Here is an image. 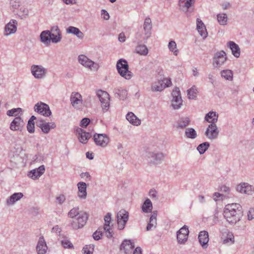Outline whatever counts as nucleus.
<instances>
[{
	"instance_id": "28",
	"label": "nucleus",
	"mask_w": 254,
	"mask_h": 254,
	"mask_svg": "<svg viewBox=\"0 0 254 254\" xmlns=\"http://www.w3.org/2000/svg\"><path fill=\"white\" fill-rule=\"evenodd\" d=\"M193 3L191 0H179V6L180 9L186 12Z\"/></svg>"
},
{
	"instance_id": "20",
	"label": "nucleus",
	"mask_w": 254,
	"mask_h": 254,
	"mask_svg": "<svg viewBox=\"0 0 254 254\" xmlns=\"http://www.w3.org/2000/svg\"><path fill=\"white\" fill-rule=\"evenodd\" d=\"M48 249L47 243L43 236L40 237L36 246L37 254H46Z\"/></svg>"
},
{
	"instance_id": "1",
	"label": "nucleus",
	"mask_w": 254,
	"mask_h": 254,
	"mask_svg": "<svg viewBox=\"0 0 254 254\" xmlns=\"http://www.w3.org/2000/svg\"><path fill=\"white\" fill-rule=\"evenodd\" d=\"M242 206L239 203H231L226 205L224 209L223 215L227 221L231 224L239 221L243 215Z\"/></svg>"
},
{
	"instance_id": "64",
	"label": "nucleus",
	"mask_w": 254,
	"mask_h": 254,
	"mask_svg": "<svg viewBox=\"0 0 254 254\" xmlns=\"http://www.w3.org/2000/svg\"><path fill=\"white\" fill-rule=\"evenodd\" d=\"M149 196L152 198H156L157 197V192L154 190H151L149 191Z\"/></svg>"
},
{
	"instance_id": "10",
	"label": "nucleus",
	"mask_w": 254,
	"mask_h": 254,
	"mask_svg": "<svg viewBox=\"0 0 254 254\" xmlns=\"http://www.w3.org/2000/svg\"><path fill=\"white\" fill-rule=\"evenodd\" d=\"M70 101L72 106L76 110L81 109L82 105V97L81 95L77 92L71 93L70 97Z\"/></svg>"
},
{
	"instance_id": "52",
	"label": "nucleus",
	"mask_w": 254,
	"mask_h": 254,
	"mask_svg": "<svg viewBox=\"0 0 254 254\" xmlns=\"http://www.w3.org/2000/svg\"><path fill=\"white\" fill-rule=\"evenodd\" d=\"M22 109L21 108L12 109L10 110H8L7 112V115L9 116H14L17 115L18 112H21Z\"/></svg>"
},
{
	"instance_id": "6",
	"label": "nucleus",
	"mask_w": 254,
	"mask_h": 254,
	"mask_svg": "<svg viewBox=\"0 0 254 254\" xmlns=\"http://www.w3.org/2000/svg\"><path fill=\"white\" fill-rule=\"evenodd\" d=\"M172 95L173 97L172 106L174 109H179L183 103L180 89L178 87H175L172 92Z\"/></svg>"
},
{
	"instance_id": "61",
	"label": "nucleus",
	"mask_w": 254,
	"mask_h": 254,
	"mask_svg": "<svg viewBox=\"0 0 254 254\" xmlns=\"http://www.w3.org/2000/svg\"><path fill=\"white\" fill-rule=\"evenodd\" d=\"M57 200L59 204H62L65 200V197L64 195L61 194L60 196L57 197Z\"/></svg>"
},
{
	"instance_id": "48",
	"label": "nucleus",
	"mask_w": 254,
	"mask_h": 254,
	"mask_svg": "<svg viewBox=\"0 0 254 254\" xmlns=\"http://www.w3.org/2000/svg\"><path fill=\"white\" fill-rule=\"evenodd\" d=\"M41 41L46 44H48V30H45L40 34V36Z\"/></svg>"
},
{
	"instance_id": "4",
	"label": "nucleus",
	"mask_w": 254,
	"mask_h": 254,
	"mask_svg": "<svg viewBox=\"0 0 254 254\" xmlns=\"http://www.w3.org/2000/svg\"><path fill=\"white\" fill-rule=\"evenodd\" d=\"M96 95L101 102L103 110L104 112L108 111L110 106L109 94L106 91L99 90L97 91Z\"/></svg>"
},
{
	"instance_id": "30",
	"label": "nucleus",
	"mask_w": 254,
	"mask_h": 254,
	"mask_svg": "<svg viewBox=\"0 0 254 254\" xmlns=\"http://www.w3.org/2000/svg\"><path fill=\"white\" fill-rule=\"evenodd\" d=\"M114 93L115 97L124 100L127 96V91L123 87L117 88L114 90Z\"/></svg>"
},
{
	"instance_id": "12",
	"label": "nucleus",
	"mask_w": 254,
	"mask_h": 254,
	"mask_svg": "<svg viewBox=\"0 0 254 254\" xmlns=\"http://www.w3.org/2000/svg\"><path fill=\"white\" fill-rule=\"evenodd\" d=\"M189 231L188 227L184 225L177 233L178 242L180 244H184L188 240Z\"/></svg>"
},
{
	"instance_id": "27",
	"label": "nucleus",
	"mask_w": 254,
	"mask_h": 254,
	"mask_svg": "<svg viewBox=\"0 0 254 254\" xmlns=\"http://www.w3.org/2000/svg\"><path fill=\"white\" fill-rule=\"evenodd\" d=\"M199 242L203 248L207 247L209 241L208 233L207 231H201L198 235Z\"/></svg>"
},
{
	"instance_id": "23",
	"label": "nucleus",
	"mask_w": 254,
	"mask_h": 254,
	"mask_svg": "<svg viewBox=\"0 0 254 254\" xmlns=\"http://www.w3.org/2000/svg\"><path fill=\"white\" fill-rule=\"evenodd\" d=\"M48 105L43 103L42 102H40L37 103L34 106V110L35 112L38 113L39 114L47 116L48 113Z\"/></svg>"
},
{
	"instance_id": "63",
	"label": "nucleus",
	"mask_w": 254,
	"mask_h": 254,
	"mask_svg": "<svg viewBox=\"0 0 254 254\" xmlns=\"http://www.w3.org/2000/svg\"><path fill=\"white\" fill-rule=\"evenodd\" d=\"M61 232V229L58 225L54 227L52 230V233H55L57 234H60Z\"/></svg>"
},
{
	"instance_id": "16",
	"label": "nucleus",
	"mask_w": 254,
	"mask_h": 254,
	"mask_svg": "<svg viewBox=\"0 0 254 254\" xmlns=\"http://www.w3.org/2000/svg\"><path fill=\"white\" fill-rule=\"evenodd\" d=\"M147 157L150 163L158 164L163 158L164 155L159 152H149L147 153Z\"/></svg>"
},
{
	"instance_id": "2",
	"label": "nucleus",
	"mask_w": 254,
	"mask_h": 254,
	"mask_svg": "<svg viewBox=\"0 0 254 254\" xmlns=\"http://www.w3.org/2000/svg\"><path fill=\"white\" fill-rule=\"evenodd\" d=\"M68 216L71 218H74L71 223V227L75 230L82 228L86 223L88 218V215L86 212L79 211V208L74 207L72 208L67 214Z\"/></svg>"
},
{
	"instance_id": "15",
	"label": "nucleus",
	"mask_w": 254,
	"mask_h": 254,
	"mask_svg": "<svg viewBox=\"0 0 254 254\" xmlns=\"http://www.w3.org/2000/svg\"><path fill=\"white\" fill-rule=\"evenodd\" d=\"M152 27V21L149 17L145 19L143 23L144 35L142 39L147 40L151 35V29Z\"/></svg>"
},
{
	"instance_id": "35",
	"label": "nucleus",
	"mask_w": 254,
	"mask_h": 254,
	"mask_svg": "<svg viewBox=\"0 0 254 254\" xmlns=\"http://www.w3.org/2000/svg\"><path fill=\"white\" fill-rule=\"evenodd\" d=\"M190 120L188 117H182L180 118L177 122V128H184L190 123Z\"/></svg>"
},
{
	"instance_id": "29",
	"label": "nucleus",
	"mask_w": 254,
	"mask_h": 254,
	"mask_svg": "<svg viewBox=\"0 0 254 254\" xmlns=\"http://www.w3.org/2000/svg\"><path fill=\"white\" fill-rule=\"evenodd\" d=\"M126 119L133 126H138L141 124L140 120L132 112L128 113L126 115Z\"/></svg>"
},
{
	"instance_id": "55",
	"label": "nucleus",
	"mask_w": 254,
	"mask_h": 254,
	"mask_svg": "<svg viewBox=\"0 0 254 254\" xmlns=\"http://www.w3.org/2000/svg\"><path fill=\"white\" fill-rule=\"evenodd\" d=\"M245 186H246V183H245L239 184L237 187V190L242 193H244V191L246 190Z\"/></svg>"
},
{
	"instance_id": "17",
	"label": "nucleus",
	"mask_w": 254,
	"mask_h": 254,
	"mask_svg": "<svg viewBox=\"0 0 254 254\" xmlns=\"http://www.w3.org/2000/svg\"><path fill=\"white\" fill-rule=\"evenodd\" d=\"M75 132L78 136L79 142L83 144L86 143L88 139L91 137V135L89 132H86L83 129L79 127H77L76 129Z\"/></svg>"
},
{
	"instance_id": "62",
	"label": "nucleus",
	"mask_w": 254,
	"mask_h": 254,
	"mask_svg": "<svg viewBox=\"0 0 254 254\" xmlns=\"http://www.w3.org/2000/svg\"><path fill=\"white\" fill-rule=\"evenodd\" d=\"M220 190L222 192H226L227 194H229L230 191V189L229 188V187L225 185H223L220 188Z\"/></svg>"
},
{
	"instance_id": "49",
	"label": "nucleus",
	"mask_w": 254,
	"mask_h": 254,
	"mask_svg": "<svg viewBox=\"0 0 254 254\" xmlns=\"http://www.w3.org/2000/svg\"><path fill=\"white\" fill-rule=\"evenodd\" d=\"M246 190L244 191L245 194H252L254 191V187L246 183V186L244 187Z\"/></svg>"
},
{
	"instance_id": "19",
	"label": "nucleus",
	"mask_w": 254,
	"mask_h": 254,
	"mask_svg": "<svg viewBox=\"0 0 254 254\" xmlns=\"http://www.w3.org/2000/svg\"><path fill=\"white\" fill-rule=\"evenodd\" d=\"M221 239L224 244L231 245L235 242L233 234L228 230L222 232Z\"/></svg>"
},
{
	"instance_id": "57",
	"label": "nucleus",
	"mask_w": 254,
	"mask_h": 254,
	"mask_svg": "<svg viewBox=\"0 0 254 254\" xmlns=\"http://www.w3.org/2000/svg\"><path fill=\"white\" fill-rule=\"evenodd\" d=\"M164 84V86H165V88L169 87L172 84V82L170 79L165 78L162 80Z\"/></svg>"
},
{
	"instance_id": "21",
	"label": "nucleus",
	"mask_w": 254,
	"mask_h": 254,
	"mask_svg": "<svg viewBox=\"0 0 254 254\" xmlns=\"http://www.w3.org/2000/svg\"><path fill=\"white\" fill-rule=\"evenodd\" d=\"M24 126V122L20 117H16L11 123L10 128L12 130H21Z\"/></svg>"
},
{
	"instance_id": "33",
	"label": "nucleus",
	"mask_w": 254,
	"mask_h": 254,
	"mask_svg": "<svg viewBox=\"0 0 254 254\" xmlns=\"http://www.w3.org/2000/svg\"><path fill=\"white\" fill-rule=\"evenodd\" d=\"M205 120L210 124H216L218 120V115L215 112H209L206 114Z\"/></svg>"
},
{
	"instance_id": "32",
	"label": "nucleus",
	"mask_w": 254,
	"mask_h": 254,
	"mask_svg": "<svg viewBox=\"0 0 254 254\" xmlns=\"http://www.w3.org/2000/svg\"><path fill=\"white\" fill-rule=\"evenodd\" d=\"M66 32L76 35L78 38L82 39L84 37L83 33L77 28L69 26L66 29Z\"/></svg>"
},
{
	"instance_id": "3",
	"label": "nucleus",
	"mask_w": 254,
	"mask_h": 254,
	"mask_svg": "<svg viewBox=\"0 0 254 254\" xmlns=\"http://www.w3.org/2000/svg\"><path fill=\"white\" fill-rule=\"evenodd\" d=\"M117 68L120 75L125 79L128 80L132 77V73L128 70V65L126 60H119L117 63Z\"/></svg>"
},
{
	"instance_id": "39",
	"label": "nucleus",
	"mask_w": 254,
	"mask_h": 254,
	"mask_svg": "<svg viewBox=\"0 0 254 254\" xmlns=\"http://www.w3.org/2000/svg\"><path fill=\"white\" fill-rule=\"evenodd\" d=\"M168 47L170 51L172 52L175 56H177L178 55L179 51L177 49V44L175 41L171 40L169 42Z\"/></svg>"
},
{
	"instance_id": "24",
	"label": "nucleus",
	"mask_w": 254,
	"mask_h": 254,
	"mask_svg": "<svg viewBox=\"0 0 254 254\" xmlns=\"http://www.w3.org/2000/svg\"><path fill=\"white\" fill-rule=\"evenodd\" d=\"M78 188V196L81 199H85L87 196V185L85 183L80 182L77 185Z\"/></svg>"
},
{
	"instance_id": "46",
	"label": "nucleus",
	"mask_w": 254,
	"mask_h": 254,
	"mask_svg": "<svg viewBox=\"0 0 254 254\" xmlns=\"http://www.w3.org/2000/svg\"><path fill=\"white\" fill-rule=\"evenodd\" d=\"M103 228H99L96 231H95L93 234V237L95 240H99L101 239V237L103 235Z\"/></svg>"
},
{
	"instance_id": "37",
	"label": "nucleus",
	"mask_w": 254,
	"mask_h": 254,
	"mask_svg": "<svg viewBox=\"0 0 254 254\" xmlns=\"http://www.w3.org/2000/svg\"><path fill=\"white\" fill-rule=\"evenodd\" d=\"M136 53L140 55L146 56L148 53L147 47L144 44H138L135 48Z\"/></svg>"
},
{
	"instance_id": "36",
	"label": "nucleus",
	"mask_w": 254,
	"mask_h": 254,
	"mask_svg": "<svg viewBox=\"0 0 254 254\" xmlns=\"http://www.w3.org/2000/svg\"><path fill=\"white\" fill-rule=\"evenodd\" d=\"M152 208V203L151 200L149 198L146 199L142 205V211L144 213H149L151 212Z\"/></svg>"
},
{
	"instance_id": "40",
	"label": "nucleus",
	"mask_w": 254,
	"mask_h": 254,
	"mask_svg": "<svg viewBox=\"0 0 254 254\" xmlns=\"http://www.w3.org/2000/svg\"><path fill=\"white\" fill-rule=\"evenodd\" d=\"M185 135L187 138L194 139L197 136L196 131L193 128H187L185 130Z\"/></svg>"
},
{
	"instance_id": "9",
	"label": "nucleus",
	"mask_w": 254,
	"mask_h": 254,
	"mask_svg": "<svg viewBox=\"0 0 254 254\" xmlns=\"http://www.w3.org/2000/svg\"><path fill=\"white\" fill-rule=\"evenodd\" d=\"M226 54L223 51L216 53L213 58V65L216 68L220 67L226 61Z\"/></svg>"
},
{
	"instance_id": "38",
	"label": "nucleus",
	"mask_w": 254,
	"mask_h": 254,
	"mask_svg": "<svg viewBox=\"0 0 254 254\" xmlns=\"http://www.w3.org/2000/svg\"><path fill=\"white\" fill-rule=\"evenodd\" d=\"M165 88V86L162 80H158L152 84L151 90L152 91H161Z\"/></svg>"
},
{
	"instance_id": "7",
	"label": "nucleus",
	"mask_w": 254,
	"mask_h": 254,
	"mask_svg": "<svg viewBox=\"0 0 254 254\" xmlns=\"http://www.w3.org/2000/svg\"><path fill=\"white\" fill-rule=\"evenodd\" d=\"M117 217L119 229H124L128 219V212L125 209H121L118 212Z\"/></svg>"
},
{
	"instance_id": "14",
	"label": "nucleus",
	"mask_w": 254,
	"mask_h": 254,
	"mask_svg": "<svg viewBox=\"0 0 254 254\" xmlns=\"http://www.w3.org/2000/svg\"><path fill=\"white\" fill-rule=\"evenodd\" d=\"M94 140L97 145L104 147L109 143L110 139L106 134H95Z\"/></svg>"
},
{
	"instance_id": "50",
	"label": "nucleus",
	"mask_w": 254,
	"mask_h": 254,
	"mask_svg": "<svg viewBox=\"0 0 254 254\" xmlns=\"http://www.w3.org/2000/svg\"><path fill=\"white\" fill-rule=\"evenodd\" d=\"M61 244H62V245L64 248H71L73 247L72 244L66 238H64L63 240H62L61 241Z\"/></svg>"
},
{
	"instance_id": "47",
	"label": "nucleus",
	"mask_w": 254,
	"mask_h": 254,
	"mask_svg": "<svg viewBox=\"0 0 254 254\" xmlns=\"http://www.w3.org/2000/svg\"><path fill=\"white\" fill-rule=\"evenodd\" d=\"M93 251L94 246L91 245H86L83 249L84 254H92Z\"/></svg>"
},
{
	"instance_id": "56",
	"label": "nucleus",
	"mask_w": 254,
	"mask_h": 254,
	"mask_svg": "<svg viewBox=\"0 0 254 254\" xmlns=\"http://www.w3.org/2000/svg\"><path fill=\"white\" fill-rule=\"evenodd\" d=\"M90 121L88 118H83L80 122V126L82 127H86L89 124Z\"/></svg>"
},
{
	"instance_id": "18",
	"label": "nucleus",
	"mask_w": 254,
	"mask_h": 254,
	"mask_svg": "<svg viewBox=\"0 0 254 254\" xmlns=\"http://www.w3.org/2000/svg\"><path fill=\"white\" fill-rule=\"evenodd\" d=\"M17 22L15 20H11L4 27V35L9 36L16 32Z\"/></svg>"
},
{
	"instance_id": "58",
	"label": "nucleus",
	"mask_w": 254,
	"mask_h": 254,
	"mask_svg": "<svg viewBox=\"0 0 254 254\" xmlns=\"http://www.w3.org/2000/svg\"><path fill=\"white\" fill-rule=\"evenodd\" d=\"M248 218L252 220L254 218V208H250L248 213Z\"/></svg>"
},
{
	"instance_id": "11",
	"label": "nucleus",
	"mask_w": 254,
	"mask_h": 254,
	"mask_svg": "<svg viewBox=\"0 0 254 254\" xmlns=\"http://www.w3.org/2000/svg\"><path fill=\"white\" fill-rule=\"evenodd\" d=\"M219 132V131L216 124L213 123L208 125L205 135L209 139L214 140L218 137Z\"/></svg>"
},
{
	"instance_id": "45",
	"label": "nucleus",
	"mask_w": 254,
	"mask_h": 254,
	"mask_svg": "<svg viewBox=\"0 0 254 254\" xmlns=\"http://www.w3.org/2000/svg\"><path fill=\"white\" fill-rule=\"evenodd\" d=\"M111 220V214L108 213L104 217L105 225L103 228L104 230H106L108 229V227H110V223Z\"/></svg>"
},
{
	"instance_id": "8",
	"label": "nucleus",
	"mask_w": 254,
	"mask_h": 254,
	"mask_svg": "<svg viewBox=\"0 0 254 254\" xmlns=\"http://www.w3.org/2000/svg\"><path fill=\"white\" fill-rule=\"evenodd\" d=\"M62 34L58 26H54L51 31L49 30V42H52L53 43H58L61 41Z\"/></svg>"
},
{
	"instance_id": "59",
	"label": "nucleus",
	"mask_w": 254,
	"mask_h": 254,
	"mask_svg": "<svg viewBox=\"0 0 254 254\" xmlns=\"http://www.w3.org/2000/svg\"><path fill=\"white\" fill-rule=\"evenodd\" d=\"M80 176L81 178H86L88 181H90L91 180V177L88 172H83L82 173Z\"/></svg>"
},
{
	"instance_id": "34",
	"label": "nucleus",
	"mask_w": 254,
	"mask_h": 254,
	"mask_svg": "<svg viewBox=\"0 0 254 254\" xmlns=\"http://www.w3.org/2000/svg\"><path fill=\"white\" fill-rule=\"evenodd\" d=\"M228 46L232 51V54L236 58H238L240 55V49L237 44L233 41H230L228 43Z\"/></svg>"
},
{
	"instance_id": "31",
	"label": "nucleus",
	"mask_w": 254,
	"mask_h": 254,
	"mask_svg": "<svg viewBox=\"0 0 254 254\" xmlns=\"http://www.w3.org/2000/svg\"><path fill=\"white\" fill-rule=\"evenodd\" d=\"M23 196V194L21 192L14 193L6 200V204L8 205H12L16 201L20 200Z\"/></svg>"
},
{
	"instance_id": "51",
	"label": "nucleus",
	"mask_w": 254,
	"mask_h": 254,
	"mask_svg": "<svg viewBox=\"0 0 254 254\" xmlns=\"http://www.w3.org/2000/svg\"><path fill=\"white\" fill-rule=\"evenodd\" d=\"M157 211H154L149 219V222L151 223H152L155 225H157Z\"/></svg>"
},
{
	"instance_id": "44",
	"label": "nucleus",
	"mask_w": 254,
	"mask_h": 254,
	"mask_svg": "<svg viewBox=\"0 0 254 254\" xmlns=\"http://www.w3.org/2000/svg\"><path fill=\"white\" fill-rule=\"evenodd\" d=\"M197 90L195 86H193L188 90V96L190 99H194L196 97Z\"/></svg>"
},
{
	"instance_id": "22",
	"label": "nucleus",
	"mask_w": 254,
	"mask_h": 254,
	"mask_svg": "<svg viewBox=\"0 0 254 254\" xmlns=\"http://www.w3.org/2000/svg\"><path fill=\"white\" fill-rule=\"evenodd\" d=\"M134 246L129 240H125L122 243L120 246V250L121 252L124 253L125 254H129L132 253Z\"/></svg>"
},
{
	"instance_id": "42",
	"label": "nucleus",
	"mask_w": 254,
	"mask_h": 254,
	"mask_svg": "<svg viewBox=\"0 0 254 254\" xmlns=\"http://www.w3.org/2000/svg\"><path fill=\"white\" fill-rule=\"evenodd\" d=\"M210 146V143L208 142H204L200 144L197 147V150L198 151L200 154H203L208 149Z\"/></svg>"
},
{
	"instance_id": "60",
	"label": "nucleus",
	"mask_w": 254,
	"mask_h": 254,
	"mask_svg": "<svg viewBox=\"0 0 254 254\" xmlns=\"http://www.w3.org/2000/svg\"><path fill=\"white\" fill-rule=\"evenodd\" d=\"M101 15L103 16V18L105 20H108L110 18L108 12L104 9L101 10Z\"/></svg>"
},
{
	"instance_id": "41",
	"label": "nucleus",
	"mask_w": 254,
	"mask_h": 254,
	"mask_svg": "<svg viewBox=\"0 0 254 254\" xmlns=\"http://www.w3.org/2000/svg\"><path fill=\"white\" fill-rule=\"evenodd\" d=\"M221 75L226 80H232L233 73L232 70L230 69H225L221 71Z\"/></svg>"
},
{
	"instance_id": "5",
	"label": "nucleus",
	"mask_w": 254,
	"mask_h": 254,
	"mask_svg": "<svg viewBox=\"0 0 254 254\" xmlns=\"http://www.w3.org/2000/svg\"><path fill=\"white\" fill-rule=\"evenodd\" d=\"M78 61L81 65L91 70H97L98 69V64L90 60L84 55H79L78 57Z\"/></svg>"
},
{
	"instance_id": "54",
	"label": "nucleus",
	"mask_w": 254,
	"mask_h": 254,
	"mask_svg": "<svg viewBox=\"0 0 254 254\" xmlns=\"http://www.w3.org/2000/svg\"><path fill=\"white\" fill-rule=\"evenodd\" d=\"M40 122L38 123V126L44 133H48V124L42 123V121H40Z\"/></svg>"
},
{
	"instance_id": "43",
	"label": "nucleus",
	"mask_w": 254,
	"mask_h": 254,
	"mask_svg": "<svg viewBox=\"0 0 254 254\" xmlns=\"http://www.w3.org/2000/svg\"><path fill=\"white\" fill-rule=\"evenodd\" d=\"M217 20L219 23L221 25L227 24L228 17L225 13H220L217 15Z\"/></svg>"
},
{
	"instance_id": "25",
	"label": "nucleus",
	"mask_w": 254,
	"mask_h": 254,
	"mask_svg": "<svg viewBox=\"0 0 254 254\" xmlns=\"http://www.w3.org/2000/svg\"><path fill=\"white\" fill-rule=\"evenodd\" d=\"M45 171L43 165L40 166L38 168L31 170L28 173V176L32 179H36L41 176Z\"/></svg>"
},
{
	"instance_id": "26",
	"label": "nucleus",
	"mask_w": 254,
	"mask_h": 254,
	"mask_svg": "<svg viewBox=\"0 0 254 254\" xmlns=\"http://www.w3.org/2000/svg\"><path fill=\"white\" fill-rule=\"evenodd\" d=\"M196 28L198 33L203 38L207 37V32L205 26L201 20L198 18L196 19Z\"/></svg>"
},
{
	"instance_id": "13",
	"label": "nucleus",
	"mask_w": 254,
	"mask_h": 254,
	"mask_svg": "<svg viewBox=\"0 0 254 254\" xmlns=\"http://www.w3.org/2000/svg\"><path fill=\"white\" fill-rule=\"evenodd\" d=\"M31 71L35 78L41 79L44 77L47 73V69L41 65H32L31 66Z\"/></svg>"
},
{
	"instance_id": "53",
	"label": "nucleus",
	"mask_w": 254,
	"mask_h": 254,
	"mask_svg": "<svg viewBox=\"0 0 254 254\" xmlns=\"http://www.w3.org/2000/svg\"><path fill=\"white\" fill-rule=\"evenodd\" d=\"M27 130L30 133H33L35 130V124L34 123L28 121L27 126Z\"/></svg>"
}]
</instances>
